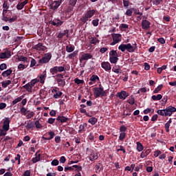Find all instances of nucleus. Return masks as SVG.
<instances>
[{"mask_svg":"<svg viewBox=\"0 0 176 176\" xmlns=\"http://www.w3.org/2000/svg\"><path fill=\"white\" fill-rule=\"evenodd\" d=\"M137 43H134L132 45L131 43L128 44H121L118 46V50H121L122 52H129V53H134L137 50Z\"/></svg>","mask_w":176,"mask_h":176,"instance_id":"nucleus-1","label":"nucleus"},{"mask_svg":"<svg viewBox=\"0 0 176 176\" xmlns=\"http://www.w3.org/2000/svg\"><path fill=\"white\" fill-rule=\"evenodd\" d=\"M94 96L95 98H98V97H105L107 96V91L104 90V87L99 85V87L93 88Z\"/></svg>","mask_w":176,"mask_h":176,"instance_id":"nucleus-2","label":"nucleus"},{"mask_svg":"<svg viewBox=\"0 0 176 176\" xmlns=\"http://www.w3.org/2000/svg\"><path fill=\"white\" fill-rule=\"evenodd\" d=\"M96 14V10H87L85 14L80 18V21L83 23V24H87V21H89V19H91L93 16Z\"/></svg>","mask_w":176,"mask_h":176,"instance_id":"nucleus-3","label":"nucleus"},{"mask_svg":"<svg viewBox=\"0 0 176 176\" xmlns=\"http://www.w3.org/2000/svg\"><path fill=\"white\" fill-rule=\"evenodd\" d=\"M119 55L118 54V52L115 50H112L109 52V61L111 64H116L118 61H119Z\"/></svg>","mask_w":176,"mask_h":176,"instance_id":"nucleus-4","label":"nucleus"},{"mask_svg":"<svg viewBox=\"0 0 176 176\" xmlns=\"http://www.w3.org/2000/svg\"><path fill=\"white\" fill-rule=\"evenodd\" d=\"M113 42L111 43V46H115L117 43L122 41V34H112Z\"/></svg>","mask_w":176,"mask_h":176,"instance_id":"nucleus-5","label":"nucleus"},{"mask_svg":"<svg viewBox=\"0 0 176 176\" xmlns=\"http://www.w3.org/2000/svg\"><path fill=\"white\" fill-rule=\"evenodd\" d=\"M52 60V54L47 53L45 54L44 57L38 60L39 64H46V63H49Z\"/></svg>","mask_w":176,"mask_h":176,"instance_id":"nucleus-6","label":"nucleus"},{"mask_svg":"<svg viewBox=\"0 0 176 176\" xmlns=\"http://www.w3.org/2000/svg\"><path fill=\"white\" fill-rule=\"evenodd\" d=\"M63 1L64 0H57V1H52L50 4V8L52 10H56V9H58V6H60V5L63 3Z\"/></svg>","mask_w":176,"mask_h":176,"instance_id":"nucleus-7","label":"nucleus"},{"mask_svg":"<svg viewBox=\"0 0 176 176\" xmlns=\"http://www.w3.org/2000/svg\"><path fill=\"white\" fill-rule=\"evenodd\" d=\"M116 97H118L120 100H125L129 97V93L126 91H121L116 94Z\"/></svg>","mask_w":176,"mask_h":176,"instance_id":"nucleus-8","label":"nucleus"},{"mask_svg":"<svg viewBox=\"0 0 176 176\" xmlns=\"http://www.w3.org/2000/svg\"><path fill=\"white\" fill-rule=\"evenodd\" d=\"M11 52L9 50H6L4 52H0V60H3L5 58H10L12 56Z\"/></svg>","mask_w":176,"mask_h":176,"instance_id":"nucleus-9","label":"nucleus"},{"mask_svg":"<svg viewBox=\"0 0 176 176\" xmlns=\"http://www.w3.org/2000/svg\"><path fill=\"white\" fill-rule=\"evenodd\" d=\"M91 58H93V55H91V54L82 53L80 58V61H87V60H90Z\"/></svg>","mask_w":176,"mask_h":176,"instance_id":"nucleus-10","label":"nucleus"},{"mask_svg":"<svg viewBox=\"0 0 176 176\" xmlns=\"http://www.w3.org/2000/svg\"><path fill=\"white\" fill-rule=\"evenodd\" d=\"M9 124H10V118H6V120H4L3 124V130H4V131H9V127H10Z\"/></svg>","mask_w":176,"mask_h":176,"instance_id":"nucleus-11","label":"nucleus"},{"mask_svg":"<svg viewBox=\"0 0 176 176\" xmlns=\"http://www.w3.org/2000/svg\"><path fill=\"white\" fill-rule=\"evenodd\" d=\"M142 30H148L151 28V22L146 19L142 21Z\"/></svg>","mask_w":176,"mask_h":176,"instance_id":"nucleus-12","label":"nucleus"},{"mask_svg":"<svg viewBox=\"0 0 176 176\" xmlns=\"http://www.w3.org/2000/svg\"><path fill=\"white\" fill-rule=\"evenodd\" d=\"M101 67L102 68H103V69H104V71H107V72L112 69V67H111V63H109V62H102Z\"/></svg>","mask_w":176,"mask_h":176,"instance_id":"nucleus-13","label":"nucleus"},{"mask_svg":"<svg viewBox=\"0 0 176 176\" xmlns=\"http://www.w3.org/2000/svg\"><path fill=\"white\" fill-rule=\"evenodd\" d=\"M51 24L54 27H61V25L64 24V21L58 19H55L51 22Z\"/></svg>","mask_w":176,"mask_h":176,"instance_id":"nucleus-14","label":"nucleus"},{"mask_svg":"<svg viewBox=\"0 0 176 176\" xmlns=\"http://www.w3.org/2000/svg\"><path fill=\"white\" fill-rule=\"evenodd\" d=\"M165 109L166 110V113L168 114V116H171L173 112H176V108L173 106H168Z\"/></svg>","mask_w":176,"mask_h":176,"instance_id":"nucleus-15","label":"nucleus"},{"mask_svg":"<svg viewBox=\"0 0 176 176\" xmlns=\"http://www.w3.org/2000/svg\"><path fill=\"white\" fill-rule=\"evenodd\" d=\"M56 120L61 123H68V120H69V118L63 116H59L57 117Z\"/></svg>","mask_w":176,"mask_h":176,"instance_id":"nucleus-16","label":"nucleus"},{"mask_svg":"<svg viewBox=\"0 0 176 176\" xmlns=\"http://www.w3.org/2000/svg\"><path fill=\"white\" fill-rule=\"evenodd\" d=\"M89 159L91 162H94V160H97V159H98V153L96 152L91 153Z\"/></svg>","mask_w":176,"mask_h":176,"instance_id":"nucleus-17","label":"nucleus"},{"mask_svg":"<svg viewBox=\"0 0 176 176\" xmlns=\"http://www.w3.org/2000/svg\"><path fill=\"white\" fill-rule=\"evenodd\" d=\"M27 3H28V0H25L24 1H23L21 3H19L16 5V9L18 10H21L23 9V8H24V6L27 5Z\"/></svg>","mask_w":176,"mask_h":176,"instance_id":"nucleus-18","label":"nucleus"},{"mask_svg":"<svg viewBox=\"0 0 176 176\" xmlns=\"http://www.w3.org/2000/svg\"><path fill=\"white\" fill-rule=\"evenodd\" d=\"M69 30H65L64 31V32H59L58 34L57 38H58V39H61V38H63V36H65V35L67 36V37L68 38L69 36Z\"/></svg>","mask_w":176,"mask_h":176,"instance_id":"nucleus-19","label":"nucleus"},{"mask_svg":"<svg viewBox=\"0 0 176 176\" xmlns=\"http://www.w3.org/2000/svg\"><path fill=\"white\" fill-rule=\"evenodd\" d=\"M12 72H13V70L12 69H8L3 72L1 74V76L3 78H7V76H10V75H12Z\"/></svg>","mask_w":176,"mask_h":176,"instance_id":"nucleus-20","label":"nucleus"},{"mask_svg":"<svg viewBox=\"0 0 176 176\" xmlns=\"http://www.w3.org/2000/svg\"><path fill=\"white\" fill-rule=\"evenodd\" d=\"M35 157H33L32 162L34 163H38L41 160V153H39V151H38L35 154Z\"/></svg>","mask_w":176,"mask_h":176,"instance_id":"nucleus-21","label":"nucleus"},{"mask_svg":"<svg viewBox=\"0 0 176 176\" xmlns=\"http://www.w3.org/2000/svg\"><path fill=\"white\" fill-rule=\"evenodd\" d=\"M56 82L58 83V85L60 87H64L65 86V80L63 78H57Z\"/></svg>","mask_w":176,"mask_h":176,"instance_id":"nucleus-22","label":"nucleus"},{"mask_svg":"<svg viewBox=\"0 0 176 176\" xmlns=\"http://www.w3.org/2000/svg\"><path fill=\"white\" fill-rule=\"evenodd\" d=\"M27 130H30L31 129H34V127H35V122L31 121V120H29L28 122V124L27 125L25 126Z\"/></svg>","mask_w":176,"mask_h":176,"instance_id":"nucleus-23","label":"nucleus"},{"mask_svg":"<svg viewBox=\"0 0 176 176\" xmlns=\"http://www.w3.org/2000/svg\"><path fill=\"white\" fill-rule=\"evenodd\" d=\"M126 102H128V104H130V105H134V104H135V98H134V96L131 95V96H129Z\"/></svg>","mask_w":176,"mask_h":176,"instance_id":"nucleus-24","label":"nucleus"},{"mask_svg":"<svg viewBox=\"0 0 176 176\" xmlns=\"http://www.w3.org/2000/svg\"><path fill=\"white\" fill-rule=\"evenodd\" d=\"M151 153V149H147L145 151H142L140 154L141 159H144V157H146L148 155Z\"/></svg>","mask_w":176,"mask_h":176,"instance_id":"nucleus-25","label":"nucleus"},{"mask_svg":"<svg viewBox=\"0 0 176 176\" xmlns=\"http://www.w3.org/2000/svg\"><path fill=\"white\" fill-rule=\"evenodd\" d=\"M151 98L153 101H160V100L163 98V96H162V94H157V96L153 95Z\"/></svg>","mask_w":176,"mask_h":176,"instance_id":"nucleus-26","label":"nucleus"},{"mask_svg":"<svg viewBox=\"0 0 176 176\" xmlns=\"http://www.w3.org/2000/svg\"><path fill=\"white\" fill-rule=\"evenodd\" d=\"M23 89H25L28 93H32V86L28 82V84L23 85Z\"/></svg>","mask_w":176,"mask_h":176,"instance_id":"nucleus-27","label":"nucleus"},{"mask_svg":"<svg viewBox=\"0 0 176 176\" xmlns=\"http://www.w3.org/2000/svg\"><path fill=\"white\" fill-rule=\"evenodd\" d=\"M97 122H98V119H97V118L95 117H91L88 120V123H90V124H92V126H94V124H96Z\"/></svg>","mask_w":176,"mask_h":176,"instance_id":"nucleus-28","label":"nucleus"},{"mask_svg":"<svg viewBox=\"0 0 176 176\" xmlns=\"http://www.w3.org/2000/svg\"><path fill=\"white\" fill-rule=\"evenodd\" d=\"M157 113H158V115H160V116H168L166 109L162 110H157Z\"/></svg>","mask_w":176,"mask_h":176,"instance_id":"nucleus-29","label":"nucleus"},{"mask_svg":"<svg viewBox=\"0 0 176 176\" xmlns=\"http://www.w3.org/2000/svg\"><path fill=\"white\" fill-rule=\"evenodd\" d=\"M50 72L51 74V75H53L54 77V76L56 75V74H58V72L57 70V66H54L53 67H52L51 69H50Z\"/></svg>","mask_w":176,"mask_h":176,"instance_id":"nucleus-30","label":"nucleus"},{"mask_svg":"<svg viewBox=\"0 0 176 176\" xmlns=\"http://www.w3.org/2000/svg\"><path fill=\"white\" fill-rule=\"evenodd\" d=\"M89 80H91V82H94V83H96V82L100 81V77H98V76L97 75H92L90 77Z\"/></svg>","mask_w":176,"mask_h":176,"instance_id":"nucleus-31","label":"nucleus"},{"mask_svg":"<svg viewBox=\"0 0 176 176\" xmlns=\"http://www.w3.org/2000/svg\"><path fill=\"white\" fill-rule=\"evenodd\" d=\"M137 144V151L138 152H142V151H144V146L142 145V144L140 142H137L136 143Z\"/></svg>","mask_w":176,"mask_h":176,"instance_id":"nucleus-32","label":"nucleus"},{"mask_svg":"<svg viewBox=\"0 0 176 176\" xmlns=\"http://www.w3.org/2000/svg\"><path fill=\"white\" fill-rule=\"evenodd\" d=\"M75 50V46L70 45H67L66 46V52L67 53H72Z\"/></svg>","mask_w":176,"mask_h":176,"instance_id":"nucleus-33","label":"nucleus"},{"mask_svg":"<svg viewBox=\"0 0 176 176\" xmlns=\"http://www.w3.org/2000/svg\"><path fill=\"white\" fill-rule=\"evenodd\" d=\"M91 45H97V43H100V40L96 37H91L90 40Z\"/></svg>","mask_w":176,"mask_h":176,"instance_id":"nucleus-34","label":"nucleus"},{"mask_svg":"<svg viewBox=\"0 0 176 176\" xmlns=\"http://www.w3.org/2000/svg\"><path fill=\"white\" fill-rule=\"evenodd\" d=\"M54 91L56 92L55 94H54V98H60V97H61V96H63V92L60 91H57V89H54Z\"/></svg>","mask_w":176,"mask_h":176,"instance_id":"nucleus-35","label":"nucleus"},{"mask_svg":"<svg viewBox=\"0 0 176 176\" xmlns=\"http://www.w3.org/2000/svg\"><path fill=\"white\" fill-rule=\"evenodd\" d=\"M113 72H115V74H120V66L119 65H115L113 66L112 69Z\"/></svg>","mask_w":176,"mask_h":176,"instance_id":"nucleus-36","label":"nucleus"},{"mask_svg":"<svg viewBox=\"0 0 176 176\" xmlns=\"http://www.w3.org/2000/svg\"><path fill=\"white\" fill-rule=\"evenodd\" d=\"M20 112H21V115H23V116H25L27 115V113H28V112H30V111L27 110V109H25V107H22L20 109Z\"/></svg>","mask_w":176,"mask_h":176,"instance_id":"nucleus-37","label":"nucleus"},{"mask_svg":"<svg viewBox=\"0 0 176 176\" xmlns=\"http://www.w3.org/2000/svg\"><path fill=\"white\" fill-rule=\"evenodd\" d=\"M78 51L76 50L73 53L69 54L67 57L68 58H69V60H72L74 57H76V56H78Z\"/></svg>","mask_w":176,"mask_h":176,"instance_id":"nucleus-38","label":"nucleus"},{"mask_svg":"<svg viewBox=\"0 0 176 176\" xmlns=\"http://www.w3.org/2000/svg\"><path fill=\"white\" fill-rule=\"evenodd\" d=\"M11 84H12V81L10 80H6V82H1L2 87L4 89H6V87H8V86H9V85H11Z\"/></svg>","mask_w":176,"mask_h":176,"instance_id":"nucleus-39","label":"nucleus"},{"mask_svg":"<svg viewBox=\"0 0 176 176\" xmlns=\"http://www.w3.org/2000/svg\"><path fill=\"white\" fill-rule=\"evenodd\" d=\"M162 89H163V85H160L157 86V87H156L154 91H153V94H157V93H159V91H160L162 90Z\"/></svg>","mask_w":176,"mask_h":176,"instance_id":"nucleus-40","label":"nucleus"},{"mask_svg":"<svg viewBox=\"0 0 176 176\" xmlns=\"http://www.w3.org/2000/svg\"><path fill=\"white\" fill-rule=\"evenodd\" d=\"M58 72H65L67 71V67L64 66H56Z\"/></svg>","mask_w":176,"mask_h":176,"instance_id":"nucleus-41","label":"nucleus"},{"mask_svg":"<svg viewBox=\"0 0 176 176\" xmlns=\"http://www.w3.org/2000/svg\"><path fill=\"white\" fill-rule=\"evenodd\" d=\"M85 127H87V123H83V124H80L79 126L78 133H82V131H85Z\"/></svg>","mask_w":176,"mask_h":176,"instance_id":"nucleus-42","label":"nucleus"},{"mask_svg":"<svg viewBox=\"0 0 176 176\" xmlns=\"http://www.w3.org/2000/svg\"><path fill=\"white\" fill-rule=\"evenodd\" d=\"M88 140L91 142H96V138H94V135L92 133H90L88 135Z\"/></svg>","mask_w":176,"mask_h":176,"instance_id":"nucleus-43","label":"nucleus"},{"mask_svg":"<svg viewBox=\"0 0 176 176\" xmlns=\"http://www.w3.org/2000/svg\"><path fill=\"white\" fill-rule=\"evenodd\" d=\"M21 100H23V98H21V96L16 98L15 100L12 101V105H16V104H17V102H20Z\"/></svg>","mask_w":176,"mask_h":176,"instance_id":"nucleus-44","label":"nucleus"},{"mask_svg":"<svg viewBox=\"0 0 176 176\" xmlns=\"http://www.w3.org/2000/svg\"><path fill=\"white\" fill-rule=\"evenodd\" d=\"M74 83H76V85H83L85 83V80H80L79 78H76L74 79Z\"/></svg>","mask_w":176,"mask_h":176,"instance_id":"nucleus-45","label":"nucleus"},{"mask_svg":"<svg viewBox=\"0 0 176 176\" xmlns=\"http://www.w3.org/2000/svg\"><path fill=\"white\" fill-rule=\"evenodd\" d=\"M103 167L102 166V167H100V165H96L95 166V170H96V173H97V174H99L100 173V172L102 170H103Z\"/></svg>","mask_w":176,"mask_h":176,"instance_id":"nucleus-46","label":"nucleus"},{"mask_svg":"<svg viewBox=\"0 0 176 176\" xmlns=\"http://www.w3.org/2000/svg\"><path fill=\"white\" fill-rule=\"evenodd\" d=\"M34 125L36 129H42V127H43V126H42V124L39 122V120H36L34 122Z\"/></svg>","mask_w":176,"mask_h":176,"instance_id":"nucleus-47","label":"nucleus"},{"mask_svg":"<svg viewBox=\"0 0 176 176\" xmlns=\"http://www.w3.org/2000/svg\"><path fill=\"white\" fill-rule=\"evenodd\" d=\"M42 45V43H38L37 45H35L33 48L35 49V50L41 51Z\"/></svg>","mask_w":176,"mask_h":176,"instance_id":"nucleus-48","label":"nucleus"},{"mask_svg":"<svg viewBox=\"0 0 176 176\" xmlns=\"http://www.w3.org/2000/svg\"><path fill=\"white\" fill-rule=\"evenodd\" d=\"M168 100V97L164 96L163 99L161 100L162 105H166V104H167Z\"/></svg>","mask_w":176,"mask_h":176,"instance_id":"nucleus-49","label":"nucleus"},{"mask_svg":"<svg viewBox=\"0 0 176 176\" xmlns=\"http://www.w3.org/2000/svg\"><path fill=\"white\" fill-rule=\"evenodd\" d=\"M38 82H39V80L33 79L29 83L30 84V86H32V87H34V86H35V85H36V83H38Z\"/></svg>","mask_w":176,"mask_h":176,"instance_id":"nucleus-50","label":"nucleus"},{"mask_svg":"<svg viewBox=\"0 0 176 176\" xmlns=\"http://www.w3.org/2000/svg\"><path fill=\"white\" fill-rule=\"evenodd\" d=\"M126 138V133H120L119 136L120 141H124Z\"/></svg>","mask_w":176,"mask_h":176,"instance_id":"nucleus-51","label":"nucleus"},{"mask_svg":"<svg viewBox=\"0 0 176 176\" xmlns=\"http://www.w3.org/2000/svg\"><path fill=\"white\" fill-rule=\"evenodd\" d=\"M99 22H100V19H94L92 20V25H94V27H98Z\"/></svg>","mask_w":176,"mask_h":176,"instance_id":"nucleus-52","label":"nucleus"},{"mask_svg":"<svg viewBox=\"0 0 176 176\" xmlns=\"http://www.w3.org/2000/svg\"><path fill=\"white\" fill-rule=\"evenodd\" d=\"M46 78V74L40 76V83H45V79Z\"/></svg>","mask_w":176,"mask_h":176,"instance_id":"nucleus-53","label":"nucleus"},{"mask_svg":"<svg viewBox=\"0 0 176 176\" xmlns=\"http://www.w3.org/2000/svg\"><path fill=\"white\" fill-rule=\"evenodd\" d=\"M80 113H85L86 116H88L89 118H90V114L86 112V109L80 108Z\"/></svg>","mask_w":176,"mask_h":176,"instance_id":"nucleus-54","label":"nucleus"},{"mask_svg":"<svg viewBox=\"0 0 176 176\" xmlns=\"http://www.w3.org/2000/svg\"><path fill=\"white\" fill-rule=\"evenodd\" d=\"M120 133H126V131H127V127H126L124 125H122L120 127Z\"/></svg>","mask_w":176,"mask_h":176,"instance_id":"nucleus-55","label":"nucleus"},{"mask_svg":"<svg viewBox=\"0 0 176 176\" xmlns=\"http://www.w3.org/2000/svg\"><path fill=\"white\" fill-rule=\"evenodd\" d=\"M152 2L153 5L157 6L158 5H160L162 2H163V0H153Z\"/></svg>","mask_w":176,"mask_h":176,"instance_id":"nucleus-56","label":"nucleus"},{"mask_svg":"<svg viewBox=\"0 0 176 176\" xmlns=\"http://www.w3.org/2000/svg\"><path fill=\"white\" fill-rule=\"evenodd\" d=\"M19 61H23V63H27L28 61V58L25 56H21L18 58Z\"/></svg>","mask_w":176,"mask_h":176,"instance_id":"nucleus-57","label":"nucleus"},{"mask_svg":"<svg viewBox=\"0 0 176 176\" xmlns=\"http://www.w3.org/2000/svg\"><path fill=\"white\" fill-rule=\"evenodd\" d=\"M120 28H121V30H127L129 28V25L122 23L120 25Z\"/></svg>","mask_w":176,"mask_h":176,"instance_id":"nucleus-58","label":"nucleus"},{"mask_svg":"<svg viewBox=\"0 0 176 176\" xmlns=\"http://www.w3.org/2000/svg\"><path fill=\"white\" fill-rule=\"evenodd\" d=\"M125 14L129 16H133V8L127 10Z\"/></svg>","mask_w":176,"mask_h":176,"instance_id":"nucleus-59","label":"nucleus"},{"mask_svg":"<svg viewBox=\"0 0 176 176\" xmlns=\"http://www.w3.org/2000/svg\"><path fill=\"white\" fill-rule=\"evenodd\" d=\"M34 115H35L34 111H31L30 113H28L26 118L27 119H31V118H33Z\"/></svg>","mask_w":176,"mask_h":176,"instance_id":"nucleus-60","label":"nucleus"},{"mask_svg":"<svg viewBox=\"0 0 176 176\" xmlns=\"http://www.w3.org/2000/svg\"><path fill=\"white\" fill-rule=\"evenodd\" d=\"M8 68V65H6V63H2L0 65V70L3 71L4 69H6Z\"/></svg>","mask_w":176,"mask_h":176,"instance_id":"nucleus-61","label":"nucleus"},{"mask_svg":"<svg viewBox=\"0 0 176 176\" xmlns=\"http://www.w3.org/2000/svg\"><path fill=\"white\" fill-rule=\"evenodd\" d=\"M17 20V15H15L12 16V18H10L9 23H14Z\"/></svg>","mask_w":176,"mask_h":176,"instance_id":"nucleus-62","label":"nucleus"},{"mask_svg":"<svg viewBox=\"0 0 176 176\" xmlns=\"http://www.w3.org/2000/svg\"><path fill=\"white\" fill-rule=\"evenodd\" d=\"M51 164H52V166H58L59 162L58 161V160H54L51 162Z\"/></svg>","mask_w":176,"mask_h":176,"instance_id":"nucleus-63","label":"nucleus"},{"mask_svg":"<svg viewBox=\"0 0 176 176\" xmlns=\"http://www.w3.org/2000/svg\"><path fill=\"white\" fill-rule=\"evenodd\" d=\"M2 20L3 21L8 22L9 21L10 19H9V16H8V15L6 14V15H3Z\"/></svg>","mask_w":176,"mask_h":176,"instance_id":"nucleus-64","label":"nucleus"}]
</instances>
